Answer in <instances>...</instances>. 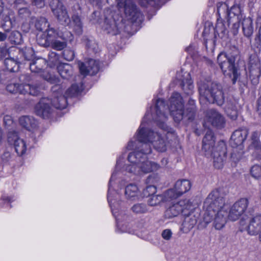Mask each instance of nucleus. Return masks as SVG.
Returning a JSON list of instances; mask_svg holds the SVG:
<instances>
[{
    "label": "nucleus",
    "mask_w": 261,
    "mask_h": 261,
    "mask_svg": "<svg viewBox=\"0 0 261 261\" xmlns=\"http://www.w3.org/2000/svg\"><path fill=\"white\" fill-rule=\"evenodd\" d=\"M1 16V22L13 21L12 18L11 17V16H13V11L11 10H8L6 12L3 13Z\"/></svg>",
    "instance_id": "59"
},
{
    "label": "nucleus",
    "mask_w": 261,
    "mask_h": 261,
    "mask_svg": "<svg viewBox=\"0 0 261 261\" xmlns=\"http://www.w3.org/2000/svg\"><path fill=\"white\" fill-rule=\"evenodd\" d=\"M14 25L13 21L1 22V27L6 32H10Z\"/></svg>",
    "instance_id": "57"
},
{
    "label": "nucleus",
    "mask_w": 261,
    "mask_h": 261,
    "mask_svg": "<svg viewBox=\"0 0 261 261\" xmlns=\"http://www.w3.org/2000/svg\"><path fill=\"white\" fill-rule=\"evenodd\" d=\"M214 32L215 38L218 36L220 38L226 40L228 37V31L226 29L223 21L218 19L215 27L212 28Z\"/></svg>",
    "instance_id": "25"
},
{
    "label": "nucleus",
    "mask_w": 261,
    "mask_h": 261,
    "mask_svg": "<svg viewBox=\"0 0 261 261\" xmlns=\"http://www.w3.org/2000/svg\"><path fill=\"white\" fill-rule=\"evenodd\" d=\"M78 66L81 73L84 75L95 74L99 69V62L92 59H89L85 62H79Z\"/></svg>",
    "instance_id": "13"
},
{
    "label": "nucleus",
    "mask_w": 261,
    "mask_h": 261,
    "mask_svg": "<svg viewBox=\"0 0 261 261\" xmlns=\"http://www.w3.org/2000/svg\"><path fill=\"white\" fill-rule=\"evenodd\" d=\"M184 108L182 97L179 93L174 92L170 98L169 106L165 103L164 99L159 98L156 100L154 107H150L149 115L160 128L169 132V128L165 123L167 119V113L169 111L174 121L179 122L184 118Z\"/></svg>",
    "instance_id": "1"
},
{
    "label": "nucleus",
    "mask_w": 261,
    "mask_h": 261,
    "mask_svg": "<svg viewBox=\"0 0 261 261\" xmlns=\"http://www.w3.org/2000/svg\"><path fill=\"white\" fill-rule=\"evenodd\" d=\"M8 40L13 44H20L23 41L21 34L17 31L10 32Z\"/></svg>",
    "instance_id": "41"
},
{
    "label": "nucleus",
    "mask_w": 261,
    "mask_h": 261,
    "mask_svg": "<svg viewBox=\"0 0 261 261\" xmlns=\"http://www.w3.org/2000/svg\"><path fill=\"white\" fill-rule=\"evenodd\" d=\"M20 125L27 130H31L37 126V121L32 116H22L19 119Z\"/></svg>",
    "instance_id": "27"
},
{
    "label": "nucleus",
    "mask_w": 261,
    "mask_h": 261,
    "mask_svg": "<svg viewBox=\"0 0 261 261\" xmlns=\"http://www.w3.org/2000/svg\"><path fill=\"white\" fill-rule=\"evenodd\" d=\"M195 100L190 98L188 100L186 109L184 111V118H187V120L192 121L195 118Z\"/></svg>",
    "instance_id": "30"
},
{
    "label": "nucleus",
    "mask_w": 261,
    "mask_h": 261,
    "mask_svg": "<svg viewBox=\"0 0 261 261\" xmlns=\"http://www.w3.org/2000/svg\"><path fill=\"white\" fill-rule=\"evenodd\" d=\"M198 218L199 214L194 212H190L186 215L182 224V231L187 233L191 230L197 223Z\"/></svg>",
    "instance_id": "17"
},
{
    "label": "nucleus",
    "mask_w": 261,
    "mask_h": 261,
    "mask_svg": "<svg viewBox=\"0 0 261 261\" xmlns=\"http://www.w3.org/2000/svg\"><path fill=\"white\" fill-rule=\"evenodd\" d=\"M247 231L251 235L256 234L261 231L260 214H257L255 216H252L248 226Z\"/></svg>",
    "instance_id": "18"
},
{
    "label": "nucleus",
    "mask_w": 261,
    "mask_h": 261,
    "mask_svg": "<svg viewBox=\"0 0 261 261\" xmlns=\"http://www.w3.org/2000/svg\"><path fill=\"white\" fill-rule=\"evenodd\" d=\"M83 40L89 53L96 54L98 52L99 47L98 44L93 38L84 36Z\"/></svg>",
    "instance_id": "31"
},
{
    "label": "nucleus",
    "mask_w": 261,
    "mask_h": 261,
    "mask_svg": "<svg viewBox=\"0 0 261 261\" xmlns=\"http://www.w3.org/2000/svg\"><path fill=\"white\" fill-rule=\"evenodd\" d=\"M118 7L123 8L126 17L133 22L141 21L142 14L133 0H116Z\"/></svg>",
    "instance_id": "8"
},
{
    "label": "nucleus",
    "mask_w": 261,
    "mask_h": 261,
    "mask_svg": "<svg viewBox=\"0 0 261 261\" xmlns=\"http://www.w3.org/2000/svg\"><path fill=\"white\" fill-rule=\"evenodd\" d=\"M250 173L254 178H259L261 177V166L256 165L253 166L250 170Z\"/></svg>",
    "instance_id": "55"
},
{
    "label": "nucleus",
    "mask_w": 261,
    "mask_h": 261,
    "mask_svg": "<svg viewBox=\"0 0 261 261\" xmlns=\"http://www.w3.org/2000/svg\"><path fill=\"white\" fill-rule=\"evenodd\" d=\"M69 6L71 9L72 15H81V7L77 0H70Z\"/></svg>",
    "instance_id": "45"
},
{
    "label": "nucleus",
    "mask_w": 261,
    "mask_h": 261,
    "mask_svg": "<svg viewBox=\"0 0 261 261\" xmlns=\"http://www.w3.org/2000/svg\"><path fill=\"white\" fill-rule=\"evenodd\" d=\"M248 200L247 198H241L236 202L229 210L226 217L231 221H236L245 212L248 205Z\"/></svg>",
    "instance_id": "11"
},
{
    "label": "nucleus",
    "mask_w": 261,
    "mask_h": 261,
    "mask_svg": "<svg viewBox=\"0 0 261 261\" xmlns=\"http://www.w3.org/2000/svg\"><path fill=\"white\" fill-rule=\"evenodd\" d=\"M215 137L214 133L208 129L202 140V149L207 157H213L216 168H222L226 159V147L223 141H219L215 146Z\"/></svg>",
    "instance_id": "5"
},
{
    "label": "nucleus",
    "mask_w": 261,
    "mask_h": 261,
    "mask_svg": "<svg viewBox=\"0 0 261 261\" xmlns=\"http://www.w3.org/2000/svg\"><path fill=\"white\" fill-rule=\"evenodd\" d=\"M240 51L235 45H229L224 53L217 57L219 65L224 74L228 76L232 84H235L240 76L237 62L240 60Z\"/></svg>",
    "instance_id": "4"
},
{
    "label": "nucleus",
    "mask_w": 261,
    "mask_h": 261,
    "mask_svg": "<svg viewBox=\"0 0 261 261\" xmlns=\"http://www.w3.org/2000/svg\"><path fill=\"white\" fill-rule=\"evenodd\" d=\"M37 42L39 45L46 47L49 46L51 43L47 39V37H45V39H41V37H37Z\"/></svg>",
    "instance_id": "61"
},
{
    "label": "nucleus",
    "mask_w": 261,
    "mask_h": 261,
    "mask_svg": "<svg viewBox=\"0 0 261 261\" xmlns=\"http://www.w3.org/2000/svg\"><path fill=\"white\" fill-rule=\"evenodd\" d=\"M242 27L243 35L251 40L254 32L253 20L250 17H245L242 21Z\"/></svg>",
    "instance_id": "26"
},
{
    "label": "nucleus",
    "mask_w": 261,
    "mask_h": 261,
    "mask_svg": "<svg viewBox=\"0 0 261 261\" xmlns=\"http://www.w3.org/2000/svg\"><path fill=\"white\" fill-rule=\"evenodd\" d=\"M103 30L107 34L111 35H116L120 33L119 29L115 20L111 17H106L103 25Z\"/></svg>",
    "instance_id": "22"
},
{
    "label": "nucleus",
    "mask_w": 261,
    "mask_h": 261,
    "mask_svg": "<svg viewBox=\"0 0 261 261\" xmlns=\"http://www.w3.org/2000/svg\"><path fill=\"white\" fill-rule=\"evenodd\" d=\"M45 32L47 34V39H48L50 43L56 39H59L64 33V31L59 30L58 29H56L50 25L46 29Z\"/></svg>",
    "instance_id": "34"
},
{
    "label": "nucleus",
    "mask_w": 261,
    "mask_h": 261,
    "mask_svg": "<svg viewBox=\"0 0 261 261\" xmlns=\"http://www.w3.org/2000/svg\"><path fill=\"white\" fill-rule=\"evenodd\" d=\"M17 49V57L22 60V64H24L25 61L31 62L34 58L35 52L32 47L24 46L18 47Z\"/></svg>",
    "instance_id": "21"
},
{
    "label": "nucleus",
    "mask_w": 261,
    "mask_h": 261,
    "mask_svg": "<svg viewBox=\"0 0 261 261\" xmlns=\"http://www.w3.org/2000/svg\"><path fill=\"white\" fill-rule=\"evenodd\" d=\"M174 186L178 193L182 195L190 190L191 183L189 180L181 179L177 180Z\"/></svg>",
    "instance_id": "33"
},
{
    "label": "nucleus",
    "mask_w": 261,
    "mask_h": 261,
    "mask_svg": "<svg viewBox=\"0 0 261 261\" xmlns=\"http://www.w3.org/2000/svg\"><path fill=\"white\" fill-rule=\"evenodd\" d=\"M181 195H182L178 194L176 189L174 188V189L168 190L165 193V195L164 196L165 199H174L178 198Z\"/></svg>",
    "instance_id": "51"
},
{
    "label": "nucleus",
    "mask_w": 261,
    "mask_h": 261,
    "mask_svg": "<svg viewBox=\"0 0 261 261\" xmlns=\"http://www.w3.org/2000/svg\"><path fill=\"white\" fill-rule=\"evenodd\" d=\"M64 59L67 61H72L74 57V53L71 50H65L63 53Z\"/></svg>",
    "instance_id": "60"
},
{
    "label": "nucleus",
    "mask_w": 261,
    "mask_h": 261,
    "mask_svg": "<svg viewBox=\"0 0 261 261\" xmlns=\"http://www.w3.org/2000/svg\"><path fill=\"white\" fill-rule=\"evenodd\" d=\"M57 68L59 74L64 79H68L72 74V67L69 64L60 63Z\"/></svg>",
    "instance_id": "28"
},
{
    "label": "nucleus",
    "mask_w": 261,
    "mask_h": 261,
    "mask_svg": "<svg viewBox=\"0 0 261 261\" xmlns=\"http://www.w3.org/2000/svg\"><path fill=\"white\" fill-rule=\"evenodd\" d=\"M20 81L23 82L22 84H29V82H30L32 80V76L28 73H25L21 74L19 77Z\"/></svg>",
    "instance_id": "62"
},
{
    "label": "nucleus",
    "mask_w": 261,
    "mask_h": 261,
    "mask_svg": "<svg viewBox=\"0 0 261 261\" xmlns=\"http://www.w3.org/2000/svg\"><path fill=\"white\" fill-rule=\"evenodd\" d=\"M165 200L163 195H153L148 200V203L150 206H155L160 204Z\"/></svg>",
    "instance_id": "47"
},
{
    "label": "nucleus",
    "mask_w": 261,
    "mask_h": 261,
    "mask_svg": "<svg viewBox=\"0 0 261 261\" xmlns=\"http://www.w3.org/2000/svg\"><path fill=\"white\" fill-rule=\"evenodd\" d=\"M138 188L135 184H130L125 187V195L127 199L134 200L138 196Z\"/></svg>",
    "instance_id": "38"
},
{
    "label": "nucleus",
    "mask_w": 261,
    "mask_h": 261,
    "mask_svg": "<svg viewBox=\"0 0 261 261\" xmlns=\"http://www.w3.org/2000/svg\"><path fill=\"white\" fill-rule=\"evenodd\" d=\"M18 15L21 19L27 20L31 18L32 12L28 7L18 8Z\"/></svg>",
    "instance_id": "46"
},
{
    "label": "nucleus",
    "mask_w": 261,
    "mask_h": 261,
    "mask_svg": "<svg viewBox=\"0 0 261 261\" xmlns=\"http://www.w3.org/2000/svg\"><path fill=\"white\" fill-rule=\"evenodd\" d=\"M83 90V84L80 85L76 84H72L65 92V94L68 97H73L78 96Z\"/></svg>",
    "instance_id": "39"
},
{
    "label": "nucleus",
    "mask_w": 261,
    "mask_h": 261,
    "mask_svg": "<svg viewBox=\"0 0 261 261\" xmlns=\"http://www.w3.org/2000/svg\"><path fill=\"white\" fill-rule=\"evenodd\" d=\"M35 110L36 114L43 118H48L51 112L50 106L43 101H40L36 105Z\"/></svg>",
    "instance_id": "24"
},
{
    "label": "nucleus",
    "mask_w": 261,
    "mask_h": 261,
    "mask_svg": "<svg viewBox=\"0 0 261 261\" xmlns=\"http://www.w3.org/2000/svg\"><path fill=\"white\" fill-rule=\"evenodd\" d=\"M4 65L6 69L11 72H16L19 69L20 64H22L20 58L8 57L4 60Z\"/></svg>",
    "instance_id": "23"
},
{
    "label": "nucleus",
    "mask_w": 261,
    "mask_h": 261,
    "mask_svg": "<svg viewBox=\"0 0 261 261\" xmlns=\"http://www.w3.org/2000/svg\"><path fill=\"white\" fill-rule=\"evenodd\" d=\"M254 147L255 151L254 152V157L258 160H261V143Z\"/></svg>",
    "instance_id": "64"
},
{
    "label": "nucleus",
    "mask_w": 261,
    "mask_h": 261,
    "mask_svg": "<svg viewBox=\"0 0 261 261\" xmlns=\"http://www.w3.org/2000/svg\"><path fill=\"white\" fill-rule=\"evenodd\" d=\"M208 122L212 126L217 128H222L225 125L224 117L215 109L210 110L207 113Z\"/></svg>",
    "instance_id": "16"
},
{
    "label": "nucleus",
    "mask_w": 261,
    "mask_h": 261,
    "mask_svg": "<svg viewBox=\"0 0 261 261\" xmlns=\"http://www.w3.org/2000/svg\"><path fill=\"white\" fill-rule=\"evenodd\" d=\"M146 188L143 191L142 194L144 197H148L152 196L154 195L156 192V187L155 185H151L150 184H147Z\"/></svg>",
    "instance_id": "48"
},
{
    "label": "nucleus",
    "mask_w": 261,
    "mask_h": 261,
    "mask_svg": "<svg viewBox=\"0 0 261 261\" xmlns=\"http://www.w3.org/2000/svg\"><path fill=\"white\" fill-rule=\"evenodd\" d=\"M198 91L201 97H203L211 104H215L219 107L224 106L227 113L231 111L233 114L231 119L237 118L236 107L232 99L225 96L222 85L216 82H201L198 84Z\"/></svg>",
    "instance_id": "3"
},
{
    "label": "nucleus",
    "mask_w": 261,
    "mask_h": 261,
    "mask_svg": "<svg viewBox=\"0 0 261 261\" xmlns=\"http://www.w3.org/2000/svg\"><path fill=\"white\" fill-rule=\"evenodd\" d=\"M130 211L135 214H143L148 211L147 206L144 203H138L134 204Z\"/></svg>",
    "instance_id": "44"
},
{
    "label": "nucleus",
    "mask_w": 261,
    "mask_h": 261,
    "mask_svg": "<svg viewBox=\"0 0 261 261\" xmlns=\"http://www.w3.org/2000/svg\"><path fill=\"white\" fill-rule=\"evenodd\" d=\"M81 15H72L71 18L73 23V29L75 32L81 35L83 32V23L81 19Z\"/></svg>",
    "instance_id": "42"
},
{
    "label": "nucleus",
    "mask_w": 261,
    "mask_h": 261,
    "mask_svg": "<svg viewBox=\"0 0 261 261\" xmlns=\"http://www.w3.org/2000/svg\"><path fill=\"white\" fill-rule=\"evenodd\" d=\"M30 69L32 72L38 73L42 71L46 65V61L42 58H35L30 62Z\"/></svg>",
    "instance_id": "32"
},
{
    "label": "nucleus",
    "mask_w": 261,
    "mask_h": 261,
    "mask_svg": "<svg viewBox=\"0 0 261 261\" xmlns=\"http://www.w3.org/2000/svg\"><path fill=\"white\" fill-rule=\"evenodd\" d=\"M15 150L18 156H22L26 151L27 147L25 142L22 139L17 140L13 144Z\"/></svg>",
    "instance_id": "43"
},
{
    "label": "nucleus",
    "mask_w": 261,
    "mask_h": 261,
    "mask_svg": "<svg viewBox=\"0 0 261 261\" xmlns=\"http://www.w3.org/2000/svg\"><path fill=\"white\" fill-rule=\"evenodd\" d=\"M217 13L220 16L221 14H224L225 17L231 18L232 16H239L241 14V10L239 6H233L230 9H228L226 3H219L217 4Z\"/></svg>",
    "instance_id": "14"
},
{
    "label": "nucleus",
    "mask_w": 261,
    "mask_h": 261,
    "mask_svg": "<svg viewBox=\"0 0 261 261\" xmlns=\"http://www.w3.org/2000/svg\"><path fill=\"white\" fill-rule=\"evenodd\" d=\"M259 136H260L259 133L257 130L254 131L251 133V146H252L253 148L255 146H257V145L261 143L259 140Z\"/></svg>",
    "instance_id": "54"
},
{
    "label": "nucleus",
    "mask_w": 261,
    "mask_h": 261,
    "mask_svg": "<svg viewBox=\"0 0 261 261\" xmlns=\"http://www.w3.org/2000/svg\"><path fill=\"white\" fill-rule=\"evenodd\" d=\"M138 134L135 141H130L127 144V148L129 150L135 149V151L129 153L127 159L132 164L139 165L146 159V155L151 152L150 144L146 143L138 142Z\"/></svg>",
    "instance_id": "7"
},
{
    "label": "nucleus",
    "mask_w": 261,
    "mask_h": 261,
    "mask_svg": "<svg viewBox=\"0 0 261 261\" xmlns=\"http://www.w3.org/2000/svg\"><path fill=\"white\" fill-rule=\"evenodd\" d=\"M224 204L223 194L219 190H214L208 194L203 203L204 227L213 221L216 229L220 230L224 226L227 215V212L223 210Z\"/></svg>",
    "instance_id": "2"
},
{
    "label": "nucleus",
    "mask_w": 261,
    "mask_h": 261,
    "mask_svg": "<svg viewBox=\"0 0 261 261\" xmlns=\"http://www.w3.org/2000/svg\"><path fill=\"white\" fill-rule=\"evenodd\" d=\"M3 122L6 127H9L13 124V120L11 116L6 115L4 116Z\"/></svg>",
    "instance_id": "63"
},
{
    "label": "nucleus",
    "mask_w": 261,
    "mask_h": 261,
    "mask_svg": "<svg viewBox=\"0 0 261 261\" xmlns=\"http://www.w3.org/2000/svg\"><path fill=\"white\" fill-rule=\"evenodd\" d=\"M149 120H152L147 111L138 130V142L151 144L156 150L160 152L166 151L165 142L161 136L158 133L145 127V121Z\"/></svg>",
    "instance_id": "6"
},
{
    "label": "nucleus",
    "mask_w": 261,
    "mask_h": 261,
    "mask_svg": "<svg viewBox=\"0 0 261 261\" xmlns=\"http://www.w3.org/2000/svg\"><path fill=\"white\" fill-rule=\"evenodd\" d=\"M54 84V85L51 88L53 97L60 96V95H63V92L67 86V83L64 82H61L60 80V82H57Z\"/></svg>",
    "instance_id": "36"
},
{
    "label": "nucleus",
    "mask_w": 261,
    "mask_h": 261,
    "mask_svg": "<svg viewBox=\"0 0 261 261\" xmlns=\"http://www.w3.org/2000/svg\"><path fill=\"white\" fill-rule=\"evenodd\" d=\"M179 82L186 94L189 95L192 94L194 86L189 73H185L182 78L179 79Z\"/></svg>",
    "instance_id": "20"
},
{
    "label": "nucleus",
    "mask_w": 261,
    "mask_h": 261,
    "mask_svg": "<svg viewBox=\"0 0 261 261\" xmlns=\"http://www.w3.org/2000/svg\"><path fill=\"white\" fill-rule=\"evenodd\" d=\"M256 29L258 30L255 37V43L253 46L256 47L258 50L261 48V16L258 15L255 20Z\"/></svg>",
    "instance_id": "37"
},
{
    "label": "nucleus",
    "mask_w": 261,
    "mask_h": 261,
    "mask_svg": "<svg viewBox=\"0 0 261 261\" xmlns=\"http://www.w3.org/2000/svg\"><path fill=\"white\" fill-rule=\"evenodd\" d=\"M249 134V129L245 127H240L233 132L229 141L230 144L233 148L240 147L242 149L243 143L246 140Z\"/></svg>",
    "instance_id": "12"
},
{
    "label": "nucleus",
    "mask_w": 261,
    "mask_h": 261,
    "mask_svg": "<svg viewBox=\"0 0 261 261\" xmlns=\"http://www.w3.org/2000/svg\"><path fill=\"white\" fill-rule=\"evenodd\" d=\"M42 76L44 80L51 84L60 82V79L58 77L48 72L44 73Z\"/></svg>",
    "instance_id": "52"
},
{
    "label": "nucleus",
    "mask_w": 261,
    "mask_h": 261,
    "mask_svg": "<svg viewBox=\"0 0 261 261\" xmlns=\"http://www.w3.org/2000/svg\"><path fill=\"white\" fill-rule=\"evenodd\" d=\"M40 85L35 84H20L18 83H10L6 87V90L13 94L19 93L21 94H29L32 96H37L40 93Z\"/></svg>",
    "instance_id": "9"
},
{
    "label": "nucleus",
    "mask_w": 261,
    "mask_h": 261,
    "mask_svg": "<svg viewBox=\"0 0 261 261\" xmlns=\"http://www.w3.org/2000/svg\"><path fill=\"white\" fill-rule=\"evenodd\" d=\"M116 174V173L115 172L113 173L109 183V189L107 198L110 206L112 209L113 207L116 208H118L119 206L118 200L119 198V195L116 191L111 190V182L112 181L113 178L115 176Z\"/></svg>",
    "instance_id": "19"
},
{
    "label": "nucleus",
    "mask_w": 261,
    "mask_h": 261,
    "mask_svg": "<svg viewBox=\"0 0 261 261\" xmlns=\"http://www.w3.org/2000/svg\"><path fill=\"white\" fill-rule=\"evenodd\" d=\"M49 7L58 22L64 26L70 23V19L66 7L60 0H50Z\"/></svg>",
    "instance_id": "10"
},
{
    "label": "nucleus",
    "mask_w": 261,
    "mask_h": 261,
    "mask_svg": "<svg viewBox=\"0 0 261 261\" xmlns=\"http://www.w3.org/2000/svg\"><path fill=\"white\" fill-rule=\"evenodd\" d=\"M59 55L55 52H50L48 55V62L51 64L55 65L59 61Z\"/></svg>",
    "instance_id": "56"
},
{
    "label": "nucleus",
    "mask_w": 261,
    "mask_h": 261,
    "mask_svg": "<svg viewBox=\"0 0 261 261\" xmlns=\"http://www.w3.org/2000/svg\"><path fill=\"white\" fill-rule=\"evenodd\" d=\"M151 161L147 160V159L144 162H141L138 166V169L145 173H148L151 172Z\"/></svg>",
    "instance_id": "53"
},
{
    "label": "nucleus",
    "mask_w": 261,
    "mask_h": 261,
    "mask_svg": "<svg viewBox=\"0 0 261 261\" xmlns=\"http://www.w3.org/2000/svg\"><path fill=\"white\" fill-rule=\"evenodd\" d=\"M123 168L128 172L134 174L139 171V169H138V165L134 164H133V165H126Z\"/></svg>",
    "instance_id": "58"
},
{
    "label": "nucleus",
    "mask_w": 261,
    "mask_h": 261,
    "mask_svg": "<svg viewBox=\"0 0 261 261\" xmlns=\"http://www.w3.org/2000/svg\"><path fill=\"white\" fill-rule=\"evenodd\" d=\"M49 25L50 24L48 23L47 19L44 17L38 18L35 23V28L40 32L45 31Z\"/></svg>",
    "instance_id": "40"
},
{
    "label": "nucleus",
    "mask_w": 261,
    "mask_h": 261,
    "mask_svg": "<svg viewBox=\"0 0 261 261\" xmlns=\"http://www.w3.org/2000/svg\"><path fill=\"white\" fill-rule=\"evenodd\" d=\"M59 39H61L62 41L56 39L50 43V46L53 49L57 50H62L67 46L68 42H71L73 39V36L72 33L65 29L64 33L61 36Z\"/></svg>",
    "instance_id": "15"
},
{
    "label": "nucleus",
    "mask_w": 261,
    "mask_h": 261,
    "mask_svg": "<svg viewBox=\"0 0 261 261\" xmlns=\"http://www.w3.org/2000/svg\"><path fill=\"white\" fill-rule=\"evenodd\" d=\"M160 181V178L158 174L152 173L149 175L146 180V182L147 184H150L151 185H155L156 186L159 185V183Z\"/></svg>",
    "instance_id": "50"
},
{
    "label": "nucleus",
    "mask_w": 261,
    "mask_h": 261,
    "mask_svg": "<svg viewBox=\"0 0 261 261\" xmlns=\"http://www.w3.org/2000/svg\"><path fill=\"white\" fill-rule=\"evenodd\" d=\"M8 142L10 145H13L17 140H20L18 133L15 130L9 131L7 135Z\"/></svg>",
    "instance_id": "49"
},
{
    "label": "nucleus",
    "mask_w": 261,
    "mask_h": 261,
    "mask_svg": "<svg viewBox=\"0 0 261 261\" xmlns=\"http://www.w3.org/2000/svg\"><path fill=\"white\" fill-rule=\"evenodd\" d=\"M69 98L65 93L64 95L53 97L51 103L53 106L57 109H64L68 105L67 98Z\"/></svg>",
    "instance_id": "29"
},
{
    "label": "nucleus",
    "mask_w": 261,
    "mask_h": 261,
    "mask_svg": "<svg viewBox=\"0 0 261 261\" xmlns=\"http://www.w3.org/2000/svg\"><path fill=\"white\" fill-rule=\"evenodd\" d=\"M182 211V208L178 203L173 204L168 207L165 212V217L170 219L177 216Z\"/></svg>",
    "instance_id": "35"
}]
</instances>
